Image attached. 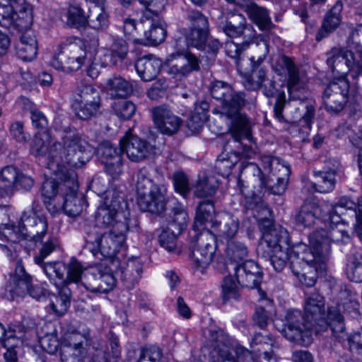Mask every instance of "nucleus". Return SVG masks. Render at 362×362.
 I'll return each instance as SVG.
<instances>
[{"mask_svg": "<svg viewBox=\"0 0 362 362\" xmlns=\"http://www.w3.org/2000/svg\"><path fill=\"white\" fill-rule=\"evenodd\" d=\"M331 204L334 209L327 211L328 216H322L325 221H329V227L333 230L331 237L327 232L317 230L310 235L308 245L301 243L291 247L288 233L281 226H275L264 232L262 245L267 246L266 252L275 270L281 272L288 260L292 272L299 281L308 287L314 286L317 274L323 273L325 269L324 252L329 250L331 239H337V233H341L342 237L349 238L344 229L334 230V226L346 223L341 218L343 212L340 209L355 211V231L362 240V197L358 199L357 205L346 197H341L336 204Z\"/></svg>", "mask_w": 362, "mask_h": 362, "instance_id": "f257e3e1", "label": "nucleus"}, {"mask_svg": "<svg viewBox=\"0 0 362 362\" xmlns=\"http://www.w3.org/2000/svg\"><path fill=\"white\" fill-rule=\"evenodd\" d=\"M30 151L35 156L45 157L49 161V168H59L65 165L81 168L91 158L90 146L86 136L70 129L64 132L62 142L55 141L50 146L42 137L35 136Z\"/></svg>", "mask_w": 362, "mask_h": 362, "instance_id": "f03ea898", "label": "nucleus"}, {"mask_svg": "<svg viewBox=\"0 0 362 362\" xmlns=\"http://www.w3.org/2000/svg\"><path fill=\"white\" fill-rule=\"evenodd\" d=\"M354 54L346 49L334 48L327 60L332 69L334 78L326 88L323 100L325 107L330 112H338L343 109L346 102L349 83L346 74L349 73L354 78L362 76V46H358Z\"/></svg>", "mask_w": 362, "mask_h": 362, "instance_id": "7ed1b4c3", "label": "nucleus"}, {"mask_svg": "<svg viewBox=\"0 0 362 362\" xmlns=\"http://www.w3.org/2000/svg\"><path fill=\"white\" fill-rule=\"evenodd\" d=\"M324 305L323 296L313 293L306 299L305 316L298 310H288L284 320H274V325L288 340L308 346L312 342V329L315 325L327 327L329 320H325Z\"/></svg>", "mask_w": 362, "mask_h": 362, "instance_id": "20e7f679", "label": "nucleus"}, {"mask_svg": "<svg viewBox=\"0 0 362 362\" xmlns=\"http://www.w3.org/2000/svg\"><path fill=\"white\" fill-rule=\"evenodd\" d=\"M211 94L221 103L218 109H215L213 112L219 114L221 118L225 117L230 120L228 130L235 141H240L245 138L251 141L252 137L248 119L239 112L245 104L243 94L234 93L229 85L220 81L212 83Z\"/></svg>", "mask_w": 362, "mask_h": 362, "instance_id": "39448f33", "label": "nucleus"}, {"mask_svg": "<svg viewBox=\"0 0 362 362\" xmlns=\"http://www.w3.org/2000/svg\"><path fill=\"white\" fill-rule=\"evenodd\" d=\"M262 163L263 164V170L260 169L257 165L254 163H249L246 170L253 173L254 181L257 182L258 185L255 191L252 193H249L245 189L241 188L242 193L245 195L247 203L255 204V210L259 211L261 210L264 218H267L270 214V211L263 203H262L260 194L263 188H271V191L274 194H282L287 185V179L285 177H277V183L275 186L271 187L269 182V179L266 178L265 175L273 173L276 171H284V174L288 175L289 168L281 163V160L278 158L265 156L262 158Z\"/></svg>", "mask_w": 362, "mask_h": 362, "instance_id": "423d86ee", "label": "nucleus"}, {"mask_svg": "<svg viewBox=\"0 0 362 362\" xmlns=\"http://www.w3.org/2000/svg\"><path fill=\"white\" fill-rule=\"evenodd\" d=\"M103 358L104 351L91 346L89 334L72 332L65 334L61 351L62 362H117L116 359L103 361Z\"/></svg>", "mask_w": 362, "mask_h": 362, "instance_id": "0eeeda50", "label": "nucleus"}, {"mask_svg": "<svg viewBox=\"0 0 362 362\" xmlns=\"http://www.w3.org/2000/svg\"><path fill=\"white\" fill-rule=\"evenodd\" d=\"M127 230L126 223H117L116 230L102 232L93 228L86 236V247L94 256L100 253L106 258L105 261L110 262L124 245Z\"/></svg>", "mask_w": 362, "mask_h": 362, "instance_id": "6e6552de", "label": "nucleus"}, {"mask_svg": "<svg viewBox=\"0 0 362 362\" xmlns=\"http://www.w3.org/2000/svg\"><path fill=\"white\" fill-rule=\"evenodd\" d=\"M236 280L228 275L223 279L221 293L225 302L236 300L240 297L239 285L255 288L262 281V272L254 261H247L234 268Z\"/></svg>", "mask_w": 362, "mask_h": 362, "instance_id": "1a4fd4ad", "label": "nucleus"}, {"mask_svg": "<svg viewBox=\"0 0 362 362\" xmlns=\"http://www.w3.org/2000/svg\"><path fill=\"white\" fill-rule=\"evenodd\" d=\"M151 115L155 127L148 129L147 135L149 142L143 140L136 135L127 134L120 140L122 150L132 161L139 162L148 157L156 148V141L158 132V108L151 109Z\"/></svg>", "mask_w": 362, "mask_h": 362, "instance_id": "9d476101", "label": "nucleus"}, {"mask_svg": "<svg viewBox=\"0 0 362 362\" xmlns=\"http://www.w3.org/2000/svg\"><path fill=\"white\" fill-rule=\"evenodd\" d=\"M86 49L79 40H67L60 47V51L51 61V65L57 70L64 72L78 71L86 59Z\"/></svg>", "mask_w": 362, "mask_h": 362, "instance_id": "9b49d317", "label": "nucleus"}, {"mask_svg": "<svg viewBox=\"0 0 362 362\" xmlns=\"http://www.w3.org/2000/svg\"><path fill=\"white\" fill-rule=\"evenodd\" d=\"M72 107L78 118L88 119L97 115L100 107L98 90L90 84L81 83L74 90Z\"/></svg>", "mask_w": 362, "mask_h": 362, "instance_id": "f8f14e48", "label": "nucleus"}, {"mask_svg": "<svg viewBox=\"0 0 362 362\" xmlns=\"http://www.w3.org/2000/svg\"><path fill=\"white\" fill-rule=\"evenodd\" d=\"M359 303L355 300L351 291L344 289L337 298V306L329 308L327 317L329 325L334 333L344 332L345 327L341 311L353 316L359 315Z\"/></svg>", "mask_w": 362, "mask_h": 362, "instance_id": "ddd939ff", "label": "nucleus"}, {"mask_svg": "<svg viewBox=\"0 0 362 362\" xmlns=\"http://www.w3.org/2000/svg\"><path fill=\"white\" fill-rule=\"evenodd\" d=\"M217 249L216 239L210 230L200 232L191 252V259L196 269L203 271L213 261Z\"/></svg>", "mask_w": 362, "mask_h": 362, "instance_id": "4468645a", "label": "nucleus"}, {"mask_svg": "<svg viewBox=\"0 0 362 362\" xmlns=\"http://www.w3.org/2000/svg\"><path fill=\"white\" fill-rule=\"evenodd\" d=\"M107 262L95 265L87 269L82 285L91 292L107 293L115 286L116 279Z\"/></svg>", "mask_w": 362, "mask_h": 362, "instance_id": "2eb2a0df", "label": "nucleus"}, {"mask_svg": "<svg viewBox=\"0 0 362 362\" xmlns=\"http://www.w3.org/2000/svg\"><path fill=\"white\" fill-rule=\"evenodd\" d=\"M162 69L177 80H182L199 69V60L189 53H173L165 59Z\"/></svg>", "mask_w": 362, "mask_h": 362, "instance_id": "dca6fc26", "label": "nucleus"}, {"mask_svg": "<svg viewBox=\"0 0 362 362\" xmlns=\"http://www.w3.org/2000/svg\"><path fill=\"white\" fill-rule=\"evenodd\" d=\"M220 29L230 38L242 37L243 42H253L256 32L253 27L246 23L245 18L239 13H228L226 18L219 22Z\"/></svg>", "mask_w": 362, "mask_h": 362, "instance_id": "f3484780", "label": "nucleus"}, {"mask_svg": "<svg viewBox=\"0 0 362 362\" xmlns=\"http://www.w3.org/2000/svg\"><path fill=\"white\" fill-rule=\"evenodd\" d=\"M62 187H66L69 190L66 192L62 206L65 214L72 217L80 215L83 209L84 200L82 197L77 195L78 185L77 175L74 171L64 175V183L62 184ZM60 209L61 206H54L52 213L58 211Z\"/></svg>", "mask_w": 362, "mask_h": 362, "instance_id": "a211bd4d", "label": "nucleus"}, {"mask_svg": "<svg viewBox=\"0 0 362 362\" xmlns=\"http://www.w3.org/2000/svg\"><path fill=\"white\" fill-rule=\"evenodd\" d=\"M211 355V362H255L252 353L236 341L218 344Z\"/></svg>", "mask_w": 362, "mask_h": 362, "instance_id": "6ab92c4d", "label": "nucleus"}, {"mask_svg": "<svg viewBox=\"0 0 362 362\" xmlns=\"http://www.w3.org/2000/svg\"><path fill=\"white\" fill-rule=\"evenodd\" d=\"M137 204L143 211H148L156 216L158 213V187L153 185L147 177H141L136 183Z\"/></svg>", "mask_w": 362, "mask_h": 362, "instance_id": "aec40b11", "label": "nucleus"}, {"mask_svg": "<svg viewBox=\"0 0 362 362\" xmlns=\"http://www.w3.org/2000/svg\"><path fill=\"white\" fill-rule=\"evenodd\" d=\"M31 277L26 274L21 262L16 265L15 273L11 274L6 283L3 297L8 300H14L18 297H24L29 291Z\"/></svg>", "mask_w": 362, "mask_h": 362, "instance_id": "412c9836", "label": "nucleus"}, {"mask_svg": "<svg viewBox=\"0 0 362 362\" xmlns=\"http://www.w3.org/2000/svg\"><path fill=\"white\" fill-rule=\"evenodd\" d=\"M21 222L23 228L25 240L42 241L48 228L45 216H38L31 211H25L21 218Z\"/></svg>", "mask_w": 362, "mask_h": 362, "instance_id": "4be33fe9", "label": "nucleus"}, {"mask_svg": "<svg viewBox=\"0 0 362 362\" xmlns=\"http://www.w3.org/2000/svg\"><path fill=\"white\" fill-rule=\"evenodd\" d=\"M222 214L215 212L214 206L211 202H202L197 206L194 229L196 231H205L209 229L216 230L220 226Z\"/></svg>", "mask_w": 362, "mask_h": 362, "instance_id": "5701e85b", "label": "nucleus"}, {"mask_svg": "<svg viewBox=\"0 0 362 362\" xmlns=\"http://www.w3.org/2000/svg\"><path fill=\"white\" fill-rule=\"evenodd\" d=\"M334 209L331 203L324 202L320 204H305L296 216V222L303 227L312 226L317 219H321L325 226H329V221H325L323 216H328L327 211Z\"/></svg>", "mask_w": 362, "mask_h": 362, "instance_id": "b1692460", "label": "nucleus"}, {"mask_svg": "<svg viewBox=\"0 0 362 362\" xmlns=\"http://www.w3.org/2000/svg\"><path fill=\"white\" fill-rule=\"evenodd\" d=\"M273 70L279 75H288V91L289 96L294 100L299 99L300 97L295 94V92L300 88L298 71L292 60L286 57L280 56L278 57L276 64H272Z\"/></svg>", "mask_w": 362, "mask_h": 362, "instance_id": "393cba45", "label": "nucleus"}, {"mask_svg": "<svg viewBox=\"0 0 362 362\" xmlns=\"http://www.w3.org/2000/svg\"><path fill=\"white\" fill-rule=\"evenodd\" d=\"M192 29L187 36L188 43L197 49H204L208 37V21L199 11H192L189 16Z\"/></svg>", "mask_w": 362, "mask_h": 362, "instance_id": "a878e982", "label": "nucleus"}, {"mask_svg": "<svg viewBox=\"0 0 362 362\" xmlns=\"http://www.w3.org/2000/svg\"><path fill=\"white\" fill-rule=\"evenodd\" d=\"M98 151L105 163L107 173L113 177L119 175L122 173V148H117L110 142H104L100 146Z\"/></svg>", "mask_w": 362, "mask_h": 362, "instance_id": "bb28decb", "label": "nucleus"}, {"mask_svg": "<svg viewBox=\"0 0 362 362\" xmlns=\"http://www.w3.org/2000/svg\"><path fill=\"white\" fill-rule=\"evenodd\" d=\"M117 204L113 202L109 203L108 199L101 204L95 214V226L98 228L106 229L107 230H116V225L123 221H118L117 220Z\"/></svg>", "mask_w": 362, "mask_h": 362, "instance_id": "cd10ccee", "label": "nucleus"}, {"mask_svg": "<svg viewBox=\"0 0 362 362\" xmlns=\"http://www.w3.org/2000/svg\"><path fill=\"white\" fill-rule=\"evenodd\" d=\"M33 323L24 320L21 323L11 324L6 329V338L5 344L6 346H19L24 341L30 339L35 332Z\"/></svg>", "mask_w": 362, "mask_h": 362, "instance_id": "c85d7f7f", "label": "nucleus"}, {"mask_svg": "<svg viewBox=\"0 0 362 362\" xmlns=\"http://www.w3.org/2000/svg\"><path fill=\"white\" fill-rule=\"evenodd\" d=\"M16 54L23 61H32L35 59L38 46L33 30L22 33L20 40L16 46Z\"/></svg>", "mask_w": 362, "mask_h": 362, "instance_id": "c756f323", "label": "nucleus"}, {"mask_svg": "<svg viewBox=\"0 0 362 362\" xmlns=\"http://www.w3.org/2000/svg\"><path fill=\"white\" fill-rule=\"evenodd\" d=\"M145 5L144 16L149 25V30L145 31V36L149 45H156L157 28H158V13L156 0H139Z\"/></svg>", "mask_w": 362, "mask_h": 362, "instance_id": "7c9ffc66", "label": "nucleus"}, {"mask_svg": "<svg viewBox=\"0 0 362 362\" xmlns=\"http://www.w3.org/2000/svg\"><path fill=\"white\" fill-rule=\"evenodd\" d=\"M13 23L11 25L16 28L20 32L24 33L30 29L33 21V8L25 0L16 2L13 13Z\"/></svg>", "mask_w": 362, "mask_h": 362, "instance_id": "2f4dec72", "label": "nucleus"}, {"mask_svg": "<svg viewBox=\"0 0 362 362\" xmlns=\"http://www.w3.org/2000/svg\"><path fill=\"white\" fill-rule=\"evenodd\" d=\"M52 169L56 173V177L58 180H60V182H57L54 178L46 179L42 185V195L45 199V203L47 204V209L52 212L50 208L52 205L51 202L57 195L59 185L62 189L64 188L62 187V184L64 183V175L68 174V173H71L72 170H67L65 165H61L59 168L54 167Z\"/></svg>", "mask_w": 362, "mask_h": 362, "instance_id": "473e14b6", "label": "nucleus"}, {"mask_svg": "<svg viewBox=\"0 0 362 362\" xmlns=\"http://www.w3.org/2000/svg\"><path fill=\"white\" fill-rule=\"evenodd\" d=\"M135 69L140 77L145 81L156 79L158 75V61L152 54L139 59Z\"/></svg>", "mask_w": 362, "mask_h": 362, "instance_id": "72a5a7b5", "label": "nucleus"}, {"mask_svg": "<svg viewBox=\"0 0 362 362\" xmlns=\"http://www.w3.org/2000/svg\"><path fill=\"white\" fill-rule=\"evenodd\" d=\"M54 285L58 290V296H54V300H51L49 305L55 314L63 315L70 305L72 288L64 284L59 286L56 282Z\"/></svg>", "mask_w": 362, "mask_h": 362, "instance_id": "f704fd0d", "label": "nucleus"}, {"mask_svg": "<svg viewBox=\"0 0 362 362\" xmlns=\"http://www.w3.org/2000/svg\"><path fill=\"white\" fill-rule=\"evenodd\" d=\"M342 10V4L337 3L326 16L321 29L316 35L317 40H320L329 33L334 31L341 23L340 13Z\"/></svg>", "mask_w": 362, "mask_h": 362, "instance_id": "c9c22d12", "label": "nucleus"}, {"mask_svg": "<svg viewBox=\"0 0 362 362\" xmlns=\"http://www.w3.org/2000/svg\"><path fill=\"white\" fill-rule=\"evenodd\" d=\"M105 88L111 98H124L132 93V85L120 76L108 78L105 83Z\"/></svg>", "mask_w": 362, "mask_h": 362, "instance_id": "e433bc0d", "label": "nucleus"}, {"mask_svg": "<svg viewBox=\"0 0 362 362\" xmlns=\"http://www.w3.org/2000/svg\"><path fill=\"white\" fill-rule=\"evenodd\" d=\"M66 276L65 281H62V285H66L70 287L72 284L78 285L83 281L84 275L87 270L78 259L71 257L66 264Z\"/></svg>", "mask_w": 362, "mask_h": 362, "instance_id": "4c0bfd02", "label": "nucleus"}, {"mask_svg": "<svg viewBox=\"0 0 362 362\" xmlns=\"http://www.w3.org/2000/svg\"><path fill=\"white\" fill-rule=\"evenodd\" d=\"M243 8L247 13L249 17L262 30L268 29L271 25V19L268 11L255 4L248 1Z\"/></svg>", "mask_w": 362, "mask_h": 362, "instance_id": "58836bf2", "label": "nucleus"}, {"mask_svg": "<svg viewBox=\"0 0 362 362\" xmlns=\"http://www.w3.org/2000/svg\"><path fill=\"white\" fill-rule=\"evenodd\" d=\"M143 272L142 265L139 261H129L122 269L121 279L127 288H132L140 280Z\"/></svg>", "mask_w": 362, "mask_h": 362, "instance_id": "ea45409f", "label": "nucleus"}, {"mask_svg": "<svg viewBox=\"0 0 362 362\" xmlns=\"http://www.w3.org/2000/svg\"><path fill=\"white\" fill-rule=\"evenodd\" d=\"M266 71L264 69H259L257 71H254L252 78H247L244 82L245 87L248 90H255L259 87L264 86L265 89L264 93L267 97H272L274 94V83L269 81V86L267 88V85L264 83L266 81Z\"/></svg>", "mask_w": 362, "mask_h": 362, "instance_id": "a19ab883", "label": "nucleus"}, {"mask_svg": "<svg viewBox=\"0 0 362 362\" xmlns=\"http://www.w3.org/2000/svg\"><path fill=\"white\" fill-rule=\"evenodd\" d=\"M173 205L175 206L173 208V216L171 222L170 223V228H172L177 233H180L187 226L188 215L184 207L180 204H176V200L175 199H171L168 201L167 206L165 209Z\"/></svg>", "mask_w": 362, "mask_h": 362, "instance_id": "79ce46f5", "label": "nucleus"}, {"mask_svg": "<svg viewBox=\"0 0 362 362\" xmlns=\"http://www.w3.org/2000/svg\"><path fill=\"white\" fill-rule=\"evenodd\" d=\"M87 24L93 29L97 30L107 28L109 19L105 6H93L89 8Z\"/></svg>", "mask_w": 362, "mask_h": 362, "instance_id": "37998d69", "label": "nucleus"}, {"mask_svg": "<svg viewBox=\"0 0 362 362\" xmlns=\"http://www.w3.org/2000/svg\"><path fill=\"white\" fill-rule=\"evenodd\" d=\"M315 181L313 185L315 191L320 193L332 192L335 185V171L318 172L315 173Z\"/></svg>", "mask_w": 362, "mask_h": 362, "instance_id": "c03bdc74", "label": "nucleus"}, {"mask_svg": "<svg viewBox=\"0 0 362 362\" xmlns=\"http://www.w3.org/2000/svg\"><path fill=\"white\" fill-rule=\"evenodd\" d=\"M248 253L247 246L242 242L237 240H229L226 242L225 256L227 259L238 262L246 258Z\"/></svg>", "mask_w": 362, "mask_h": 362, "instance_id": "a18cd8bd", "label": "nucleus"}, {"mask_svg": "<svg viewBox=\"0 0 362 362\" xmlns=\"http://www.w3.org/2000/svg\"><path fill=\"white\" fill-rule=\"evenodd\" d=\"M180 125V119L166 109H160V133L171 135Z\"/></svg>", "mask_w": 362, "mask_h": 362, "instance_id": "49530a36", "label": "nucleus"}, {"mask_svg": "<svg viewBox=\"0 0 362 362\" xmlns=\"http://www.w3.org/2000/svg\"><path fill=\"white\" fill-rule=\"evenodd\" d=\"M128 52L127 44L122 40H115L111 49H107L103 54V63L106 65L116 64L118 57L119 59H124Z\"/></svg>", "mask_w": 362, "mask_h": 362, "instance_id": "de8ad7c7", "label": "nucleus"}, {"mask_svg": "<svg viewBox=\"0 0 362 362\" xmlns=\"http://www.w3.org/2000/svg\"><path fill=\"white\" fill-rule=\"evenodd\" d=\"M44 272L53 284L56 282L59 286H62V281H65L64 272L66 264L59 262L43 263L40 265Z\"/></svg>", "mask_w": 362, "mask_h": 362, "instance_id": "09e8293b", "label": "nucleus"}, {"mask_svg": "<svg viewBox=\"0 0 362 362\" xmlns=\"http://www.w3.org/2000/svg\"><path fill=\"white\" fill-rule=\"evenodd\" d=\"M221 221L224 222L223 228L220 230L221 238L226 242L229 240H234L239 229L238 218L229 214L223 213L220 218V222Z\"/></svg>", "mask_w": 362, "mask_h": 362, "instance_id": "8fccbe9b", "label": "nucleus"}, {"mask_svg": "<svg viewBox=\"0 0 362 362\" xmlns=\"http://www.w3.org/2000/svg\"><path fill=\"white\" fill-rule=\"evenodd\" d=\"M88 23V16L78 4H71L67 11V24L80 28H84Z\"/></svg>", "mask_w": 362, "mask_h": 362, "instance_id": "3c124183", "label": "nucleus"}, {"mask_svg": "<svg viewBox=\"0 0 362 362\" xmlns=\"http://www.w3.org/2000/svg\"><path fill=\"white\" fill-rule=\"evenodd\" d=\"M17 169L11 165L4 168L0 173V188L4 189L6 194L11 193L15 188L18 176Z\"/></svg>", "mask_w": 362, "mask_h": 362, "instance_id": "603ef678", "label": "nucleus"}, {"mask_svg": "<svg viewBox=\"0 0 362 362\" xmlns=\"http://www.w3.org/2000/svg\"><path fill=\"white\" fill-rule=\"evenodd\" d=\"M23 232V225L21 221L18 226H6L0 231V239L3 241L16 243L21 240H25Z\"/></svg>", "mask_w": 362, "mask_h": 362, "instance_id": "864d4df0", "label": "nucleus"}, {"mask_svg": "<svg viewBox=\"0 0 362 362\" xmlns=\"http://www.w3.org/2000/svg\"><path fill=\"white\" fill-rule=\"evenodd\" d=\"M16 2L12 4L11 0H0V25L6 28L11 26Z\"/></svg>", "mask_w": 362, "mask_h": 362, "instance_id": "5fc2aeb1", "label": "nucleus"}, {"mask_svg": "<svg viewBox=\"0 0 362 362\" xmlns=\"http://www.w3.org/2000/svg\"><path fill=\"white\" fill-rule=\"evenodd\" d=\"M112 107L115 114L124 119L131 118L136 111L135 105L132 102L127 100L115 101Z\"/></svg>", "mask_w": 362, "mask_h": 362, "instance_id": "6e6d98bb", "label": "nucleus"}, {"mask_svg": "<svg viewBox=\"0 0 362 362\" xmlns=\"http://www.w3.org/2000/svg\"><path fill=\"white\" fill-rule=\"evenodd\" d=\"M237 161L238 157L236 156H228V154L223 153L216 160V169L221 175L228 176Z\"/></svg>", "mask_w": 362, "mask_h": 362, "instance_id": "4d7b16f0", "label": "nucleus"}, {"mask_svg": "<svg viewBox=\"0 0 362 362\" xmlns=\"http://www.w3.org/2000/svg\"><path fill=\"white\" fill-rule=\"evenodd\" d=\"M59 247V243L57 238L50 237L42 243L39 254L35 257V262L38 265H42L44 259L52 252Z\"/></svg>", "mask_w": 362, "mask_h": 362, "instance_id": "13d9d810", "label": "nucleus"}, {"mask_svg": "<svg viewBox=\"0 0 362 362\" xmlns=\"http://www.w3.org/2000/svg\"><path fill=\"white\" fill-rule=\"evenodd\" d=\"M217 187L218 185L211 178L200 180L194 186V193L197 197L212 196Z\"/></svg>", "mask_w": 362, "mask_h": 362, "instance_id": "bf43d9fd", "label": "nucleus"}, {"mask_svg": "<svg viewBox=\"0 0 362 362\" xmlns=\"http://www.w3.org/2000/svg\"><path fill=\"white\" fill-rule=\"evenodd\" d=\"M11 136L18 143L25 144L30 140V135L24 129V124L21 121L13 122L9 127Z\"/></svg>", "mask_w": 362, "mask_h": 362, "instance_id": "052dcab7", "label": "nucleus"}, {"mask_svg": "<svg viewBox=\"0 0 362 362\" xmlns=\"http://www.w3.org/2000/svg\"><path fill=\"white\" fill-rule=\"evenodd\" d=\"M177 234L175 230L168 228L163 230L160 234V245L168 252H174L176 250Z\"/></svg>", "mask_w": 362, "mask_h": 362, "instance_id": "680f3d73", "label": "nucleus"}, {"mask_svg": "<svg viewBox=\"0 0 362 362\" xmlns=\"http://www.w3.org/2000/svg\"><path fill=\"white\" fill-rule=\"evenodd\" d=\"M39 342L42 348L50 354H54L58 349L59 341L53 334H45L40 339Z\"/></svg>", "mask_w": 362, "mask_h": 362, "instance_id": "e2e57ef3", "label": "nucleus"}, {"mask_svg": "<svg viewBox=\"0 0 362 362\" xmlns=\"http://www.w3.org/2000/svg\"><path fill=\"white\" fill-rule=\"evenodd\" d=\"M175 190L182 196L185 197L189 191L188 180L183 173H176L173 177Z\"/></svg>", "mask_w": 362, "mask_h": 362, "instance_id": "0e129e2a", "label": "nucleus"}, {"mask_svg": "<svg viewBox=\"0 0 362 362\" xmlns=\"http://www.w3.org/2000/svg\"><path fill=\"white\" fill-rule=\"evenodd\" d=\"M346 274L352 281L359 282L362 281V255H361L360 262H353L348 265Z\"/></svg>", "mask_w": 362, "mask_h": 362, "instance_id": "69168bd1", "label": "nucleus"}, {"mask_svg": "<svg viewBox=\"0 0 362 362\" xmlns=\"http://www.w3.org/2000/svg\"><path fill=\"white\" fill-rule=\"evenodd\" d=\"M158 349L156 346L144 347L141 352L138 362H157Z\"/></svg>", "mask_w": 362, "mask_h": 362, "instance_id": "338daca9", "label": "nucleus"}, {"mask_svg": "<svg viewBox=\"0 0 362 362\" xmlns=\"http://www.w3.org/2000/svg\"><path fill=\"white\" fill-rule=\"evenodd\" d=\"M30 118L35 128L42 130L47 127L48 121L42 112L37 110H32L30 111Z\"/></svg>", "mask_w": 362, "mask_h": 362, "instance_id": "774afa93", "label": "nucleus"}]
</instances>
